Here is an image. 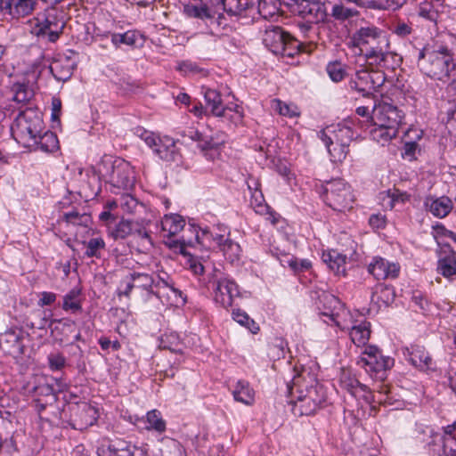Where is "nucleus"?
<instances>
[{
    "label": "nucleus",
    "instance_id": "1",
    "mask_svg": "<svg viewBox=\"0 0 456 456\" xmlns=\"http://www.w3.org/2000/svg\"><path fill=\"white\" fill-rule=\"evenodd\" d=\"M355 46L364 53L370 64L380 67H388V59H393L398 63L401 58L395 53L390 51L389 40L386 33L374 26L360 28L353 36Z\"/></svg>",
    "mask_w": 456,
    "mask_h": 456
},
{
    "label": "nucleus",
    "instance_id": "2",
    "mask_svg": "<svg viewBox=\"0 0 456 456\" xmlns=\"http://www.w3.org/2000/svg\"><path fill=\"white\" fill-rule=\"evenodd\" d=\"M288 391L295 397L290 403L294 405L295 413L299 415L314 414L326 400L324 388L310 374L294 378L292 386L288 385Z\"/></svg>",
    "mask_w": 456,
    "mask_h": 456
},
{
    "label": "nucleus",
    "instance_id": "3",
    "mask_svg": "<svg viewBox=\"0 0 456 456\" xmlns=\"http://www.w3.org/2000/svg\"><path fill=\"white\" fill-rule=\"evenodd\" d=\"M411 53L420 71L433 79L444 81L456 69L453 53L446 47L435 50L427 45L422 49L414 48Z\"/></svg>",
    "mask_w": 456,
    "mask_h": 456
},
{
    "label": "nucleus",
    "instance_id": "4",
    "mask_svg": "<svg viewBox=\"0 0 456 456\" xmlns=\"http://www.w3.org/2000/svg\"><path fill=\"white\" fill-rule=\"evenodd\" d=\"M264 45L274 54L293 57L298 53H312L315 45L302 42L286 33L281 27L268 26L263 36Z\"/></svg>",
    "mask_w": 456,
    "mask_h": 456
},
{
    "label": "nucleus",
    "instance_id": "5",
    "mask_svg": "<svg viewBox=\"0 0 456 456\" xmlns=\"http://www.w3.org/2000/svg\"><path fill=\"white\" fill-rule=\"evenodd\" d=\"M42 118L32 109L20 111L11 127L14 139L27 145H32V143L37 142V137L42 133Z\"/></svg>",
    "mask_w": 456,
    "mask_h": 456
},
{
    "label": "nucleus",
    "instance_id": "6",
    "mask_svg": "<svg viewBox=\"0 0 456 456\" xmlns=\"http://www.w3.org/2000/svg\"><path fill=\"white\" fill-rule=\"evenodd\" d=\"M100 175L112 186L130 189L135 182L134 171L129 162L118 159L114 161L102 160L98 167Z\"/></svg>",
    "mask_w": 456,
    "mask_h": 456
},
{
    "label": "nucleus",
    "instance_id": "7",
    "mask_svg": "<svg viewBox=\"0 0 456 456\" xmlns=\"http://www.w3.org/2000/svg\"><path fill=\"white\" fill-rule=\"evenodd\" d=\"M322 198L330 208L338 212L351 209L354 201L351 186L341 179L327 182Z\"/></svg>",
    "mask_w": 456,
    "mask_h": 456
},
{
    "label": "nucleus",
    "instance_id": "8",
    "mask_svg": "<svg viewBox=\"0 0 456 456\" xmlns=\"http://www.w3.org/2000/svg\"><path fill=\"white\" fill-rule=\"evenodd\" d=\"M214 293V300L224 308L232 306L233 298L240 295L238 285L221 272L215 271L208 281Z\"/></svg>",
    "mask_w": 456,
    "mask_h": 456
},
{
    "label": "nucleus",
    "instance_id": "9",
    "mask_svg": "<svg viewBox=\"0 0 456 456\" xmlns=\"http://www.w3.org/2000/svg\"><path fill=\"white\" fill-rule=\"evenodd\" d=\"M385 81V73L380 70L361 69L356 71L354 77L350 80L349 86L363 97H370L373 91H377L384 85Z\"/></svg>",
    "mask_w": 456,
    "mask_h": 456
},
{
    "label": "nucleus",
    "instance_id": "10",
    "mask_svg": "<svg viewBox=\"0 0 456 456\" xmlns=\"http://www.w3.org/2000/svg\"><path fill=\"white\" fill-rule=\"evenodd\" d=\"M133 289L145 293L146 299L155 297V276L146 273L133 272L121 281L118 289V297H129Z\"/></svg>",
    "mask_w": 456,
    "mask_h": 456
},
{
    "label": "nucleus",
    "instance_id": "11",
    "mask_svg": "<svg viewBox=\"0 0 456 456\" xmlns=\"http://www.w3.org/2000/svg\"><path fill=\"white\" fill-rule=\"evenodd\" d=\"M403 114L398 108L389 102L381 101L372 105L370 124L372 126H388L398 130Z\"/></svg>",
    "mask_w": 456,
    "mask_h": 456
},
{
    "label": "nucleus",
    "instance_id": "12",
    "mask_svg": "<svg viewBox=\"0 0 456 456\" xmlns=\"http://www.w3.org/2000/svg\"><path fill=\"white\" fill-rule=\"evenodd\" d=\"M65 26L64 15L55 8H50L37 18V35L47 36L49 41L55 42Z\"/></svg>",
    "mask_w": 456,
    "mask_h": 456
},
{
    "label": "nucleus",
    "instance_id": "13",
    "mask_svg": "<svg viewBox=\"0 0 456 456\" xmlns=\"http://www.w3.org/2000/svg\"><path fill=\"white\" fill-rule=\"evenodd\" d=\"M217 229L220 232L213 233L207 229H202V237L212 240L230 263L238 261L241 252L240 246L231 239L225 238V233H229L225 226L219 225Z\"/></svg>",
    "mask_w": 456,
    "mask_h": 456
},
{
    "label": "nucleus",
    "instance_id": "14",
    "mask_svg": "<svg viewBox=\"0 0 456 456\" xmlns=\"http://www.w3.org/2000/svg\"><path fill=\"white\" fill-rule=\"evenodd\" d=\"M204 98L206 102L205 112L209 111L213 116L216 117H225L227 111H234V115L231 116L230 118L233 122H240L243 118V113L241 107L235 105L234 108L224 106L220 93L215 89L206 88L204 89Z\"/></svg>",
    "mask_w": 456,
    "mask_h": 456
},
{
    "label": "nucleus",
    "instance_id": "15",
    "mask_svg": "<svg viewBox=\"0 0 456 456\" xmlns=\"http://www.w3.org/2000/svg\"><path fill=\"white\" fill-rule=\"evenodd\" d=\"M357 364L364 368L367 372L379 373L390 369L394 365V359L383 356L375 346H366Z\"/></svg>",
    "mask_w": 456,
    "mask_h": 456
},
{
    "label": "nucleus",
    "instance_id": "16",
    "mask_svg": "<svg viewBox=\"0 0 456 456\" xmlns=\"http://www.w3.org/2000/svg\"><path fill=\"white\" fill-rule=\"evenodd\" d=\"M322 314L330 318L341 330L348 329L344 317L348 314L344 304L332 294L323 293L319 297Z\"/></svg>",
    "mask_w": 456,
    "mask_h": 456
},
{
    "label": "nucleus",
    "instance_id": "17",
    "mask_svg": "<svg viewBox=\"0 0 456 456\" xmlns=\"http://www.w3.org/2000/svg\"><path fill=\"white\" fill-rule=\"evenodd\" d=\"M99 456H147L146 452L123 440H102L97 448Z\"/></svg>",
    "mask_w": 456,
    "mask_h": 456
},
{
    "label": "nucleus",
    "instance_id": "18",
    "mask_svg": "<svg viewBox=\"0 0 456 456\" xmlns=\"http://www.w3.org/2000/svg\"><path fill=\"white\" fill-rule=\"evenodd\" d=\"M184 225L185 220L175 214L166 215L161 220L163 237L167 239L166 244L171 248L179 249L182 254L184 253V243L175 240L174 237L183 229Z\"/></svg>",
    "mask_w": 456,
    "mask_h": 456
},
{
    "label": "nucleus",
    "instance_id": "19",
    "mask_svg": "<svg viewBox=\"0 0 456 456\" xmlns=\"http://www.w3.org/2000/svg\"><path fill=\"white\" fill-rule=\"evenodd\" d=\"M98 419V411L87 403L72 406L70 425L74 429L84 430L93 426Z\"/></svg>",
    "mask_w": 456,
    "mask_h": 456
},
{
    "label": "nucleus",
    "instance_id": "20",
    "mask_svg": "<svg viewBox=\"0 0 456 456\" xmlns=\"http://www.w3.org/2000/svg\"><path fill=\"white\" fill-rule=\"evenodd\" d=\"M192 134L191 141L197 142L199 149L207 159L211 160L218 155V150L224 142V138H220L218 134L216 136L205 135L195 128Z\"/></svg>",
    "mask_w": 456,
    "mask_h": 456
},
{
    "label": "nucleus",
    "instance_id": "21",
    "mask_svg": "<svg viewBox=\"0 0 456 456\" xmlns=\"http://www.w3.org/2000/svg\"><path fill=\"white\" fill-rule=\"evenodd\" d=\"M35 0H0V9L12 19H20L32 13Z\"/></svg>",
    "mask_w": 456,
    "mask_h": 456
},
{
    "label": "nucleus",
    "instance_id": "22",
    "mask_svg": "<svg viewBox=\"0 0 456 456\" xmlns=\"http://www.w3.org/2000/svg\"><path fill=\"white\" fill-rule=\"evenodd\" d=\"M354 133L347 124H338L335 126L329 127L324 131L322 135V140L324 143H343L346 145L350 144L354 138Z\"/></svg>",
    "mask_w": 456,
    "mask_h": 456
},
{
    "label": "nucleus",
    "instance_id": "23",
    "mask_svg": "<svg viewBox=\"0 0 456 456\" xmlns=\"http://www.w3.org/2000/svg\"><path fill=\"white\" fill-rule=\"evenodd\" d=\"M368 271L377 280L395 279L398 276L400 266L395 263H389L382 257H375L369 265Z\"/></svg>",
    "mask_w": 456,
    "mask_h": 456
},
{
    "label": "nucleus",
    "instance_id": "24",
    "mask_svg": "<svg viewBox=\"0 0 456 456\" xmlns=\"http://www.w3.org/2000/svg\"><path fill=\"white\" fill-rule=\"evenodd\" d=\"M442 254L437 262V273L453 281L456 279V253L449 244H444Z\"/></svg>",
    "mask_w": 456,
    "mask_h": 456
},
{
    "label": "nucleus",
    "instance_id": "25",
    "mask_svg": "<svg viewBox=\"0 0 456 456\" xmlns=\"http://www.w3.org/2000/svg\"><path fill=\"white\" fill-rule=\"evenodd\" d=\"M409 362L421 370H428L433 369V361L426 349L419 345H412L411 347L406 348V353Z\"/></svg>",
    "mask_w": 456,
    "mask_h": 456
},
{
    "label": "nucleus",
    "instance_id": "26",
    "mask_svg": "<svg viewBox=\"0 0 456 456\" xmlns=\"http://www.w3.org/2000/svg\"><path fill=\"white\" fill-rule=\"evenodd\" d=\"M130 236H132V243L137 245L140 252H147L153 246L150 232L142 222L134 220Z\"/></svg>",
    "mask_w": 456,
    "mask_h": 456
},
{
    "label": "nucleus",
    "instance_id": "27",
    "mask_svg": "<svg viewBox=\"0 0 456 456\" xmlns=\"http://www.w3.org/2000/svg\"><path fill=\"white\" fill-rule=\"evenodd\" d=\"M395 297L394 288L382 283L377 284L372 290L370 303L378 308L388 306Z\"/></svg>",
    "mask_w": 456,
    "mask_h": 456
},
{
    "label": "nucleus",
    "instance_id": "28",
    "mask_svg": "<svg viewBox=\"0 0 456 456\" xmlns=\"http://www.w3.org/2000/svg\"><path fill=\"white\" fill-rule=\"evenodd\" d=\"M155 276V297L161 301L169 300V293H164L160 289H169L175 297H182V291L175 287V283L167 273L157 274Z\"/></svg>",
    "mask_w": 456,
    "mask_h": 456
},
{
    "label": "nucleus",
    "instance_id": "29",
    "mask_svg": "<svg viewBox=\"0 0 456 456\" xmlns=\"http://www.w3.org/2000/svg\"><path fill=\"white\" fill-rule=\"evenodd\" d=\"M154 152L165 161H176L179 157L175 142L169 136H163L158 140Z\"/></svg>",
    "mask_w": 456,
    "mask_h": 456
},
{
    "label": "nucleus",
    "instance_id": "30",
    "mask_svg": "<svg viewBox=\"0 0 456 456\" xmlns=\"http://www.w3.org/2000/svg\"><path fill=\"white\" fill-rule=\"evenodd\" d=\"M425 206L436 217H445L452 209L453 204L452 200L445 196L434 199L428 197L425 200Z\"/></svg>",
    "mask_w": 456,
    "mask_h": 456
},
{
    "label": "nucleus",
    "instance_id": "31",
    "mask_svg": "<svg viewBox=\"0 0 456 456\" xmlns=\"http://www.w3.org/2000/svg\"><path fill=\"white\" fill-rule=\"evenodd\" d=\"M184 12L188 17L197 18L203 20H208V25L212 28L215 25H220V20L222 16L219 15L217 18L214 17L206 5H194L188 4L184 6Z\"/></svg>",
    "mask_w": 456,
    "mask_h": 456
},
{
    "label": "nucleus",
    "instance_id": "32",
    "mask_svg": "<svg viewBox=\"0 0 456 456\" xmlns=\"http://www.w3.org/2000/svg\"><path fill=\"white\" fill-rule=\"evenodd\" d=\"M322 258L336 274H346V256L345 255L332 249L328 252H323Z\"/></svg>",
    "mask_w": 456,
    "mask_h": 456
},
{
    "label": "nucleus",
    "instance_id": "33",
    "mask_svg": "<svg viewBox=\"0 0 456 456\" xmlns=\"http://www.w3.org/2000/svg\"><path fill=\"white\" fill-rule=\"evenodd\" d=\"M2 345L7 353L13 357H19L24 354L23 337L20 333H6Z\"/></svg>",
    "mask_w": 456,
    "mask_h": 456
},
{
    "label": "nucleus",
    "instance_id": "34",
    "mask_svg": "<svg viewBox=\"0 0 456 456\" xmlns=\"http://www.w3.org/2000/svg\"><path fill=\"white\" fill-rule=\"evenodd\" d=\"M232 395L235 401L245 405H252L255 402V391L250 387L249 383L245 380H239L236 383L232 390Z\"/></svg>",
    "mask_w": 456,
    "mask_h": 456
},
{
    "label": "nucleus",
    "instance_id": "35",
    "mask_svg": "<svg viewBox=\"0 0 456 456\" xmlns=\"http://www.w3.org/2000/svg\"><path fill=\"white\" fill-rule=\"evenodd\" d=\"M349 335L352 342L357 346H366L370 337V323L368 322H362L359 324H354L351 328Z\"/></svg>",
    "mask_w": 456,
    "mask_h": 456
},
{
    "label": "nucleus",
    "instance_id": "36",
    "mask_svg": "<svg viewBox=\"0 0 456 456\" xmlns=\"http://www.w3.org/2000/svg\"><path fill=\"white\" fill-rule=\"evenodd\" d=\"M159 348L175 354H183L184 346L175 332H170L160 338Z\"/></svg>",
    "mask_w": 456,
    "mask_h": 456
},
{
    "label": "nucleus",
    "instance_id": "37",
    "mask_svg": "<svg viewBox=\"0 0 456 456\" xmlns=\"http://www.w3.org/2000/svg\"><path fill=\"white\" fill-rule=\"evenodd\" d=\"M134 220L122 219L110 224L108 235L114 240H124L131 235Z\"/></svg>",
    "mask_w": 456,
    "mask_h": 456
},
{
    "label": "nucleus",
    "instance_id": "38",
    "mask_svg": "<svg viewBox=\"0 0 456 456\" xmlns=\"http://www.w3.org/2000/svg\"><path fill=\"white\" fill-rule=\"evenodd\" d=\"M224 12L229 15H240L243 12L253 6L252 0H219Z\"/></svg>",
    "mask_w": 456,
    "mask_h": 456
},
{
    "label": "nucleus",
    "instance_id": "39",
    "mask_svg": "<svg viewBox=\"0 0 456 456\" xmlns=\"http://www.w3.org/2000/svg\"><path fill=\"white\" fill-rule=\"evenodd\" d=\"M372 139L382 144L389 142L391 139L396 137L398 130L387 126H373L370 131Z\"/></svg>",
    "mask_w": 456,
    "mask_h": 456
},
{
    "label": "nucleus",
    "instance_id": "40",
    "mask_svg": "<svg viewBox=\"0 0 456 456\" xmlns=\"http://www.w3.org/2000/svg\"><path fill=\"white\" fill-rule=\"evenodd\" d=\"M280 262L283 266H289L293 272H305L311 268L312 264L307 259H297L294 256L284 255Z\"/></svg>",
    "mask_w": 456,
    "mask_h": 456
},
{
    "label": "nucleus",
    "instance_id": "41",
    "mask_svg": "<svg viewBox=\"0 0 456 456\" xmlns=\"http://www.w3.org/2000/svg\"><path fill=\"white\" fill-rule=\"evenodd\" d=\"M62 309L64 311H71L73 313L81 311L82 305L79 289H73L64 296Z\"/></svg>",
    "mask_w": 456,
    "mask_h": 456
},
{
    "label": "nucleus",
    "instance_id": "42",
    "mask_svg": "<svg viewBox=\"0 0 456 456\" xmlns=\"http://www.w3.org/2000/svg\"><path fill=\"white\" fill-rule=\"evenodd\" d=\"M36 144L43 151L53 152L58 148V139L53 133L47 131L44 134H39Z\"/></svg>",
    "mask_w": 456,
    "mask_h": 456
},
{
    "label": "nucleus",
    "instance_id": "43",
    "mask_svg": "<svg viewBox=\"0 0 456 456\" xmlns=\"http://www.w3.org/2000/svg\"><path fill=\"white\" fill-rule=\"evenodd\" d=\"M272 108L281 116L288 118L299 117L300 111L297 105L286 103L279 99L272 101Z\"/></svg>",
    "mask_w": 456,
    "mask_h": 456
},
{
    "label": "nucleus",
    "instance_id": "44",
    "mask_svg": "<svg viewBox=\"0 0 456 456\" xmlns=\"http://www.w3.org/2000/svg\"><path fill=\"white\" fill-rule=\"evenodd\" d=\"M341 386L346 389L351 395H355L358 389L362 391H367L368 387L366 385L362 384L354 377L351 376L349 372L343 371L340 376Z\"/></svg>",
    "mask_w": 456,
    "mask_h": 456
},
{
    "label": "nucleus",
    "instance_id": "45",
    "mask_svg": "<svg viewBox=\"0 0 456 456\" xmlns=\"http://www.w3.org/2000/svg\"><path fill=\"white\" fill-rule=\"evenodd\" d=\"M442 443V454L444 456H456V437H442L438 435L433 436L432 441L428 443L431 446L432 444Z\"/></svg>",
    "mask_w": 456,
    "mask_h": 456
},
{
    "label": "nucleus",
    "instance_id": "46",
    "mask_svg": "<svg viewBox=\"0 0 456 456\" xmlns=\"http://www.w3.org/2000/svg\"><path fill=\"white\" fill-rule=\"evenodd\" d=\"M86 247L85 255L88 257H101V251L105 248V242L102 238H92L83 242Z\"/></svg>",
    "mask_w": 456,
    "mask_h": 456
},
{
    "label": "nucleus",
    "instance_id": "47",
    "mask_svg": "<svg viewBox=\"0 0 456 456\" xmlns=\"http://www.w3.org/2000/svg\"><path fill=\"white\" fill-rule=\"evenodd\" d=\"M146 419L149 424L147 429H154L159 433H162L166 430V422L159 411H150L146 415Z\"/></svg>",
    "mask_w": 456,
    "mask_h": 456
},
{
    "label": "nucleus",
    "instance_id": "48",
    "mask_svg": "<svg viewBox=\"0 0 456 456\" xmlns=\"http://www.w3.org/2000/svg\"><path fill=\"white\" fill-rule=\"evenodd\" d=\"M232 318L240 325L248 328L252 333L256 334L258 332V325L253 319H250V317L245 312L240 309L233 310Z\"/></svg>",
    "mask_w": 456,
    "mask_h": 456
},
{
    "label": "nucleus",
    "instance_id": "49",
    "mask_svg": "<svg viewBox=\"0 0 456 456\" xmlns=\"http://www.w3.org/2000/svg\"><path fill=\"white\" fill-rule=\"evenodd\" d=\"M113 204L116 207L119 206L121 209L127 214H132L135 211L139 202L131 194L125 193L122 194L119 199L114 200Z\"/></svg>",
    "mask_w": 456,
    "mask_h": 456
},
{
    "label": "nucleus",
    "instance_id": "50",
    "mask_svg": "<svg viewBox=\"0 0 456 456\" xmlns=\"http://www.w3.org/2000/svg\"><path fill=\"white\" fill-rule=\"evenodd\" d=\"M328 151L334 162H341L346 159L348 152V145L343 143H325Z\"/></svg>",
    "mask_w": 456,
    "mask_h": 456
},
{
    "label": "nucleus",
    "instance_id": "51",
    "mask_svg": "<svg viewBox=\"0 0 456 456\" xmlns=\"http://www.w3.org/2000/svg\"><path fill=\"white\" fill-rule=\"evenodd\" d=\"M138 40V34L134 31H126L124 34H113L111 42L116 45H134Z\"/></svg>",
    "mask_w": 456,
    "mask_h": 456
},
{
    "label": "nucleus",
    "instance_id": "52",
    "mask_svg": "<svg viewBox=\"0 0 456 456\" xmlns=\"http://www.w3.org/2000/svg\"><path fill=\"white\" fill-rule=\"evenodd\" d=\"M33 393L37 398L45 397V400L52 402L55 401L56 396L54 395L53 387L45 381L38 382V384L34 387Z\"/></svg>",
    "mask_w": 456,
    "mask_h": 456
},
{
    "label": "nucleus",
    "instance_id": "53",
    "mask_svg": "<svg viewBox=\"0 0 456 456\" xmlns=\"http://www.w3.org/2000/svg\"><path fill=\"white\" fill-rule=\"evenodd\" d=\"M14 95L12 100L18 103H26L33 97V92L23 84H15L12 87Z\"/></svg>",
    "mask_w": 456,
    "mask_h": 456
},
{
    "label": "nucleus",
    "instance_id": "54",
    "mask_svg": "<svg viewBox=\"0 0 456 456\" xmlns=\"http://www.w3.org/2000/svg\"><path fill=\"white\" fill-rule=\"evenodd\" d=\"M161 456H185V453L179 442L168 439L161 449Z\"/></svg>",
    "mask_w": 456,
    "mask_h": 456
},
{
    "label": "nucleus",
    "instance_id": "55",
    "mask_svg": "<svg viewBox=\"0 0 456 456\" xmlns=\"http://www.w3.org/2000/svg\"><path fill=\"white\" fill-rule=\"evenodd\" d=\"M64 220L68 224H71L74 225H81V226H87L90 223V216L84 213L80 214L77 211H71L65 213L63 215Z\"/></svg>",
    "mask_w": 456,
    "mask_h": 456
},
{
    "label": "nucleus",
    "instance_id": "56",
    "mask_svg": "<svg viewBox=\"0 0 456 456\" xmlns=\"http://www.w3.org/2000/svg\"><path fill=\"white\" fill-rule=\"evenodd\" d=\"M326 70L331 80L334 82H339L343 80L346 76L344 66L339 61L330 62L327 65Z\"/></svg>",
    "mask_w": 456,
    "mask_h": 456
},
{
    "label": "nucleus",
    "instance_id": "57",
    "mask_svg": "<svg viewBox=\"0 0 456 456\" xmlns=\"http://www.w3.org/2000/svg\"><path fill=\"white\" fill-rule=\"evenodd\" d=\"M418 13L420 17L431 22H436L438 12L430 3H422L419 6Z\"/></svg>",
    "mask_w": 456,
    "mask_h": 456
},
{
    "label": "nucleus",
    "instance_id": "58",
    "mask_svg": "<svg viewBox=\"0 0 456 456\" xmlns=\"http://www.w3.org/2000/svg\"><path fill=\"white\" fill-rule=\"evenodd\" d=\"M48 365L52 370H61L66 365V358L61 353H52L47 356Z\"/></svg>",
    "mask_w": 456,
    "mask_h": 456
},
{
    "label": "nucleus",
    "instance_id": "59",
    "mask_svg": "<svg viewBox=\"0 0 456 456\" xmlns=\"http://www.w3.org/2000/svg\"><path fill=\"white\" fill-rule=\"evenodd\" d=\"M392 31L400 37H406L412 33L413 28L411 23L398 20L392 26Z\"/></svg>",
    "mask_w": 456,
    "mask_h": 456
},
{
    "label": "nucleus",
    "instance_id": "60",
    "mask_svg": "<svg viewBox=\"0 0 456 456\" xmlns=\"http://www.w3.org/2000/svg\"><path fill=\"white\" fill-rule=\"evenodd\" d=\"M178 70L184 75H193L204 72V69L200 68L196 63L190 61H184L178 64Z\"/></svg>",
    "mask_w": 456,
    "mask_h": 456
},
{
    "label": "nucleus",
    "instance_id": "61",
    "mask_svg": "<svg viewBox=\"0 0 456 456\" xmlns=\"http://www.w3.org/2000/svg\"><path fill=\"white\" fill-rule=\"evenodd\" d=\"M389 198L392 201V206L395 203H405L406 201L410 200L411 195L408 194L406 191H401L398 189L389 190L387 191Z\"/></svg>",
    "mask_w": 456,
    "mask_h": 456
},
{
    "label": "nucleus",
    "instance_id": "62",
    "mask_svg": "<svg viewBox=\"0 0 456 456\" xmlns=\"http://www.w3.org/2000/svg\"><path fill=\"white\" fill-rule=\"evenodd\" d=\"M34 315L37 317V320L32 321L30 324H28L31 329L44 330L46 328L48 323V319L46 317V314L42 311H37L34 313Z\"/></svg>",
    "mask_w": 456,
    "mask_h": 456
},
{
    "label": "nucleus",
    "instance_id": "63",
    "mask_svg": "<svg viewBox=\"0 0 456 456\" xmlns=\"http://www.w3.org/2000/svg\"><path fill=\"white\" fill-rule=\"evenodd\" d=\"M411 302L422 311L428 307V301L420 291H414L411 296Z\"/></svg>",
    "mask_w": 456,
    "mask_h": 456
},
{
    "label": "nucleus",
    "instance_id": "64",
    "mask_svg": "<svg viewBox=\"0 0 456 456\" xmlns=\"http://www.w3.org/2000/svg\"><path fill=\"white\" fill-rule=\"evenodd\" d=\"M56 297L57 296L55 293L44 291L41 293L38 305L40 306L51 305L55 302Z\"/></svg>",
    "mask_w": 456,
    "mask_h": 456
}]
</instances>
